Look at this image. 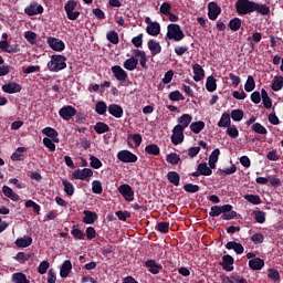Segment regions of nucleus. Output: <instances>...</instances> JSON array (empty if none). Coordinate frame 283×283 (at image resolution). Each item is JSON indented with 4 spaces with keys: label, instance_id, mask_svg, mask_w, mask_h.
<instances>
[{
    "label": "nucleus",
    "instance_id": "6e6d98bb",
    "mask_svg": "<svg viewBox=\"0 0 283 283\" xmlns=\"http://www.w3.org/2000/svg\"><path fill=\"white\" fill-rule=\"evenodd\" d=\"M169 101H185V95L180 91H172L168 95Z\"/></svg>",
    "mask_w": 283,
    "mask_h": 283
},
{
    "label": "nucleus",
    "instance_id": "7c9ffc66",
    "mask_svg": "<svg viewBox=\"0 0 283 283\" xmlns=\"http://www.w3.org/2000/svg\"><path fill=\"white\" fill-rule=\"evenodd\" d=\"M217 126L223 128L231 127V115L228 113H223Z\"/></svg>",
    "mask_w": 283,
    "mask_h": 283
},
{
    "label": "nucleus",
    "instance_id": "a19ab883",
    "mask_svg": "<svg viewBox=\"0 0 283 283\" xmlns=\"http://www.w3.org/2000/svg\"><path fill=\"white\" fill-rule=\"evenodd\" d=\"M283 87V76H275L272 81L273 92H280Z\"/></svg>",
    "mask_w": 283,
    "mask_h": 283
},
{
    "label": "nucleus",
    "instance_id": "39448f33",
    "mask_svg": "<svg viewBox=\"0 0 283 283\" xmlns=\"http://www.w3.org/2000/svg\"><path fill=\"white\" fill-rule=\"evenodd\" d=\"M92 176H94V171L90 168L75 169L72 174L73 180H85L90 182Z\"/></svg>",
    "mask_w": 283,
    "mask_h": 283
},
{
    "label": "nucleus",
    "instance_id": "f3484780",
    "mask_svg": "<svg viewBox=\"0 0 283 283\" xmlns=\"http://www.w3.org/2000/svg\"><path fill=\"white\" fill-rule=\"evenodd\" d=\"M21 84L17 82H10L8 84L2 85V91H4L6 94H17L21 92Z\"/></svg>",
    "mask_w": 283,
    "mask_h": 283
},
{
    "label": "nucleus",
    "instance_id": "e433bc0d",
    "mask_svg": "<svg viewBox=\"0 0 283 283\" xmlns=\"http://www.w3.org/2000/svg\"><path fill=\"white\" fill-rule=\"evenodd\" d=\"M167 178L169 182H171V185H175V187H178V185H180V175H178V172L169 171L167 174Z\"/></svg>",
    "mask_w": 283,
    "mask_h": 283
},
{
    "label": "nucleus",
    "instance_id": "ddd939ff",
    "mask_svg": "<svg viewBox=\"0 0 283 283\" xmlns=\"http://www.w3.org/2000/svg\"><path fill=\"white\" fill-rule=\"evenodd\" d=\"M112 73L114 74L116 81L119 83H125L127 81V71L123 70L119 65L112 66Z\"/></svg>",
    "mask_w": 283,
    "mask_h": 283
},
{
    "label": "nucleus",
    "instance_id": "bf43d9fd",
    "mask_svg": "<svg viewBox=\"0 0 283 283\" xmlns=\"http://www.w3.org/2000/svg\"><path fill=\"white\" fill-rule=\"evenodd\" d=\"M92 191L93 193H97V195L103 193V184H101L99 180H94L92 182Z\"/></svg>",
    "mask_w": 283,
    "mask_h": 283
},
{
    "label": "nucleus",
    "instance_id": "72a5a7b5",
    "mask_svg": "<svg viewBox=\"0 0 283 283\" xmlns=\"http://www.w3.org/2000/svg\"><path fill=\"white\" fill-rule=\"evenodd\" d=\"M261 98L266 109H271V107H273V102H271V97H269V93L264 88L261 90Z\"/></svg>",
    "mask_w": 283,
    "mask_h": 283
},
{
    "label": "nucleus",
    "instance_id": "2f4dec72",
    "mask_svg": "<svg viewBox=\"0 0 283 283\" xmlns=\"http://www.w3.org/2000/svg\"><path fill=\"white\" fill-rule=\"evenodd\" d=\"M124 67L125 70H128V72H134V70H136V67H138V60H136V57L132 56L130 59H127L124 62Z\"/></svg>",
    "mask_w": 283,
    "mask_h": 283
},
{
    "label": "nucleus",
    "instance_id": "2eb2a0df",
    "mask_svg": "<svg viewBox=\"0 0 283 283\" xmlns=\"http://www.w3.org/2000/svg\"><path fill=\"white\" fill-rule=\"evenodd\" d=\"M221 213L223 220H233L235 216H238L237 211H233V206L231 205H223L221 206Z\"/></svg>",
    "mask_w": 283,
    "mask_h": 283
},
{
    "label": "nucleus",
    "instance_id": "13d9d810",
    "mask_svg": "<svg viewBox=\"0 0 283 283\" xmlns=\"http://www.w3.org/2000/svg\"><path fill=\"white\" fill-rule=\"evenodd\" d=\"M90 160V165L93 169H101L103 167V163L96 156H91Z\"/></svg>",
    "mask_w": 283,
    "mask_h": 283
},
{
    "label": "nucleus",
    "instance_id": "9b49d317",
    "mask_svg": "<svg viewBox=\"0 0 283 283\" xmlns=\"http://www.w3.org/2000/svg\"><path fill=\"white\" fill-rule=\"evenodd\" d=\"M46 43L51 50H54V52H63V50H65V42H63V40L56 38H48Z\"/></svg>",
    "mask_w": 283,
    "mask_h": 283
},
{
    "label": "nucleus",
    "instance_id": "338daca9",
    "mask_svg": "<svg viewBox=\"0 0 283 283\" xmlns=\"http://www.w3.org/2000/svg\"><path fill=\"white\" fill-rule=\"evenodd\" d=\"M227 134L230 136V138H238V136H240V132L235 126H228Z\"/></svg>",
    "mask_w": 283,
    "mask_h": 283
},
{
    "label": "nucleus",
    "instance_id": "774afa93",
    "mask_svg": "<svg viewBox=\"0 0 283 283\" xmlns=\"http://www.w3.org/2000/svg\"><path fill=\"white\" fill-rule=\"evenodd\" d=\"M159 12L161 14H165L166 17L168 14H170L171 13V6L169 4V2H163L160 8H159Z\"/></svg>",
    "mask_w": 283,
    "mask_h": 283
},
{
    "label": "nucleus",
    "instance_id": "4be33fe9",
    "mask_svg": "<svg viewBox=\"0 0 283 283\" xmlns=\"http://www.w3.org/2000/svg\"><path fill=\"white\" fill-rule=\"evenodd\" d=\"M83 213H84V218H83L84 224H94V222L98 220V214H96V212L84 210Z\"/></svg>",
    "mask_w": 283,
    "mask_h": 283
},
{
    "label": "nucleus",
    "instance_id": "680f3d73",
    "mask_svg": "<svg viewBox=\"0 0 283 283\" xmlns=\"http://www.w3.org/2000/svg\"><path fill=\"white\" fill-rule=\"evenodd\" d=\"M106 39H108L113 45H118V33L116 31H109L106 35Z\"/></svg>",
    "mask_w": 283,
    "mask_h": 283
},
{
    "label": "nucleus",
    "instance_id": "f704fd0d",
    "mask_svg": "<svg viewBox=\"0 0 283 283\" xmlns=\"http://www.w3.org/2000/svg\"><path fill=\"white\" fill-rule=\"evenodd\" d=\"M206 90L209 92H216L218 90V83L216 82V77L208 76L206 81Z\"/></svg>",
    "mask_w": 283,
    "mask_h": 283
},
{
    "label": "nucleus",
    "instance_id": "c03bdc74",
    "mask_svg": "<svg viewBox=\"0 0 283 283\" xmlns=\"http://www.w3.org/2000/svg\"><path fill=\"white\" fill-rule=\"evenodd\" d=\"M12 282L14 283H30V280L25 276V274L18 272L12 274Z\"/></svg>",
    "mask_w": 283,
    "mask_h": 283
},
{
    "label": "nucleus",
    "instance_id": "f03ea898",
    "mask_svg": "<svg viewBox=\"0 0 283 283\" xmlns=\"http://www.w3.org/2000/svg\"><path fill=\"white\" fill-rule=\"evenodd\" d=\"M67 57L64 55H52L51 60L48 62L46 67L49 72H61L67 67Z\"/></svg>",
    "mask_w": 283,
    "mask_h": 283
},
{
    "label": "nucleus",
    "instance_id": "e2e57ef3",
    "mask_svg": "<svg viewBox=\"0 0 283 283\" xmlns=\"http://www.w3.org/2000/svg\"><path fill=\"white\" fill-rule=\"evenodd\" d=\"M48 269H50V262L42 261L38 266V273H40V275H45V273H48Z\"/></svg>",
    "mask_w": 283,
    "mask_h": 283
},
{
    "label": "nucleus",
    "instance_id": "6ab92c4d",
    "mask_svg": "<svg viewBox=\"0 0 283 283\" xmlns=\"http://www.w3.org/2000/svg\"><path fill=\"white\" fill-rule=\"evenodd\" d=\"M146 266L148 268V271L153 273V275H158V273L163 271V265L154 260L146 261Z\"/></svg>",
    "mask_w": 283,
    "mask_h": 283
},
{
    "label": "nucleus",
    "instance_id": "0eeeda50",
    "mask_svg": "<svg viewBox=\"0 0 283 283\" xmlns=\"http://www.w3.org/2000/svg\"><path fill=\"white\" fill-rule=\"evenodd\" d=\"M170 140L172 145H182V143H185V130L178 126H175L172 128Z\"/></svg>",
    "mask_w": 283,
    "mask_h": 283
},
{
    "label": "nucleus",
    "instance_id": "473e14b6",
    "mask_svg": "<svg viewBox=\"0 0 283 283\" xmlns=\"http://www.w3.org/2000/svg\"><path fill=\"white\" fill-rule=\"evenodd\" d=\"M218 158H220V149L216 148L209 157L210 169H216V163H218Z\"/></svg>",
    "mask_w": 283,
    "mask_h": 283
},
{
    "label": "nucleus",
    "instance_id": "8fccbe9b",
    "mask_svg": "<svg viewBox=\"0 0 283 283\" xmlns=\"http://www.w3.org/2000/svg\"><path fill=\"white\" fill-rule=\"evenodd\" d=\"M244 200L251 205H262V199H260V196L258 195H245Z\"/></svg>",
    "mask_w": 283,
    "mask_h": 283
},
{
    "label": "nucleus",
    "instance_id": "4c0bfd02",
    "mask_svg": "<svg viewBox=\"0 0 283 283\" xmlns=\"http://www.w3.org/2000/svg\"><path fill=\"white\" fill-rule=\"evenodd\" d=\"M205 129V122L199 120L190 124V130L192 134H200Z\"/></svg>",
    "mask_w": 283,
    "mask_h": 283
},
{
    "label": "nucleus",
    "instance_id": "4d7b16f0",
    "mask_svg": "<svg viewBox=\"0 0 283 283\" xmlns=\"http://www.w3.org/2000/svg\"><path fill=\"white\" fill-rule=\"evenodd\" d=\"M43 145L44 147H48L49 151H56V145L54 144V140H52L50 137L43 138Z\"/></svg>",
    "mask_w": 283,
    "mask_h": 283
},
{
    "label": "nucleus",
    "instance_id": "6e6552de",
    "mask_svg": "<svg viewBox=\"0 0 283 283\" xmlns=\"http://www.w3.org/2000/svg\"><path fill=\"white\" fill-rule=\"evenodd\" d=\"M117 159H119L120 163H137L138 156L129 150H120L117 153Z\"/></svg>",
    "mask_w": 283,
    "mask_h": 283
},
{
    "label": "nucleus",
    "instance_id": "c756f323",
    "mask_svg": "<svg viewBox=\"0 0 283 283\" xmlns=\"http://www.w3.org/2000/svg\"><path fill=\"white\" fill-rule=\"evenodd\" d=\"M146 31L150 36H158V34H160V23L154 22L153 24L147 25Z\"/></svg>",
    "mask_w": 283,
    "mask_h": 283
},
{
    "label": "nucleus",
    "instance_id": "dca6fc26",
    "mask_svg": "<svg viewBox=\"0 0 283 283\" xmlns=\"http://www.w3.org/2000/svg\"><path fill=\"white\" fill-rule=\"evenodd\" d=\"M191 120H193V117L189 114H184L177 119L176 127H179V129H184V132L191 125Z\"/></svg>",
    "mask_w": 283,
    "mask_h": 283
},
{
    "label": "nucleus",
    "instance_id": "3c124183",
    "mask_svg": "<svg viewBox=\"0 0 283 283\" xmlns=\"http://www.w3.org/2000/svg\"><path fill=\"white\" fill-rule=\"evenodd\" d=\"M244 90L245 92H253L255 90V80L253 78V76L251 75L248 76V80L244 85Z\"/></svg>",
    "mask_w": 283,
    "mask_h": 283
},
{
    "label": "nucleus",
    "instance_id": "5701e85b",
    "mask_svg": "<svg viewBox=\"0 0 283 283\" xmlns=\"http://www.w3.org/2000/svg\"><path fill=\"white\" fill-rule=\"evenodd\" d=\"M192 71H193V81L196 83H199V81H202V78H205V69H202L200 64H195L192 66Z\"/></svg>",
    "mask_w": 283,
    "mask_h": 283
},
{
    "label": "nucleus",
    "instance_id": "c85d7f7f",
    "mask_svg": "<svg viewBox=\"0 0 283 283\" xmlns=\"http://www.w3.org/2000/svg\"><path fill=\"white\" fill-rule=\"evenodd\" d=\"M148 49L150 50L153 56H156V54H160V52H163V46H160V43L154 40L148 42Z\"/></svg>",
    "mask_w": 283,
    "mask_h": 283
},
{
    "label": "nucleus",
    "instance_id": "603ef678",
    "mask_svg": "<svg viewBox=\"0 0 283 283\" xmlns=\"http://www.w3.org/2000/svg\"><path fill=\"white\" fill-rule=\"evenodd\" d=\"M0 50L1 52H7L8 54H12V52H14V49L10 46L8 40L0 41Z\"/></svg>",
    "mask_w": 283,
    "mask_h": 283
},
{
    "label": "nucleus",
    "instance_id": "58836bf2",
    "mask_svg": "<svg viewBox=\"0 0 283 283\" xmlns=\"http://www.w3.org/2000/svg\"><path fill=\"white\" fill-rule=\"evenodd\" d=\"M96 134H107L109 126L103 122H97L94 126Z\"/></svg>",
    "mask_w": 283,
    "mask_h": 283
},
{
    "label": "nucleus",
    "instance_id": "37998d69",
    "mask_svg": "<svg viewBox=\"0 0 283 283\" xmlns=\"http://www.w3.org/2000/svg\"><path fill=\"white\" fill-rule=\"evenodd\" d=\"M253 216L254 220H256L259 224H264V222H266V212L262 210H256L253 212Z\"/></svg>",
    "mask_w": 283,
    "mask_h": 283
},
{
    "label": "nucleus",
    "instance_id": "864d4df0",
    "mask_svg": "<svg viewBox=\"0 0 283 283\" xmlns=\"http://www.w3.org/2000/svg\"><path fill=\"white\" fill-rule=\"evenodd\" d=\"M24 39H27L28 43H31V45H36V33L32 31H25Z\"/></svg>",
    "mask_w": 283,
    "mask_h": 283
},
{
    "label": "nucleus",
    "instance_id": "ea45409f",
    "mask_svg": "<svg viewBox=\"0 0 283 283\" xmlns=\"http://www.w3.org/2000/svg\"><path fill=\"white\" fill-rule=\"evenodd\" d=\"M95 112L99 116H103L107 113V104L103 101H99L95 104Z\"/></svg>",
    "mask_w": 283,
    "mask_h": 283
},
{
    "label": "nucleus",
    "instance_id": "f8f14e48",
    "mask_svg": "<svg viewBox=\"0 0 283 283\" xmlns=\"http://www.w3.org/2000/svg\"><path fill=\"white\" fill-rule=\"evenodd\" d=\"M220 12H222V9L218 6L216 2L208 3V17L210 21H216L218 17H220Z\"/></svg>",
    "mask_w": 283,
    "mask_h": 283
},
{
    "label": "nucleus",
    "instance_id": "412c9836",
    "mask_svg": "<svg viewBox=\"0 0 283 283\" xmlns=\"http://www.w3.org/2000/svg\"><path fill=\"white\" fill-rule=\"evenodd\" d=\"M2 193H3V196H6V198H9L13 202H19V200H21L19 195H17V192H14V190H12V188H10L8 186L2 187Z\"/></svg>",
    "mask_w": 283,
    "mask_h": 283
},
{
    "label": "nucleus",
    "instance_id": "79ce46f5",
    "mask_svg": "<svg viewBox=\"0 0 283 283\" xmlns=\"http://www.w3.org/2000/svg\"><path fill=\"white\" fill-rule=\"evenodd\" d=\"M62 185L66 196H74V185L72 182H70L67 179H63Z\"/></svg>",
    "mask_w": 283,
    "mask_h": 283
},
{
    "label": "nucleus",
    "instance_id": "cd10ccee",
    "mask_svg": "<svg viewBox=\"0 0 283 283\" xmlns=\"http://www.w3.org/2000/svg\"><path fill=\"white\" fill-rule=\"evenodd\" d=\"M72 272V261L66 260L63 262L61 270H60V275L61 277H67L70 273Z\"/></svg>",
    "mask_w": 283,
    "mask_h": 283
},
{
    "label": "nucleus",
    "instance_id": "9d476101",
    "mask_svg": "<svg viewBox=\"0 0 283 283\" xmlns=\"http://www.w3.org/2000/svg\"><path fill=\"white\" fill-rule=\"evenodd\" d=\"M24 13L28 17H36V14H43V6L36 2H31L30 6L25 7Z\"/></svg>",
    "mask_w": 283,
    "mask_h": 283
},
{
    "label": "nucleus",
    "instance_id": "de8ad7c7",
    "mask_svg": "<svg viewBox=\"0 0 283 283\" xmlns=\"http://www.w3.org/2000/svg\"><path fill=\"white\" fill-rule=\"evenodd\" d=\"M231 118L235 123H240L244 118V112L242 109H233L231 112Z\"/></svg>",
    "mask_w": 283,
    "mask_h": 283
},
{
    "label": "nucleus",
    "instance_id": "5fc2aeb1",
    "mask_svg": "<svg viewBox=\"0 0 283 283\" xmlns=\"http://www.w3.org/2000/svg\"><path fill=\"white\" fill-rule=\"evenodd\" d=\"M252 129L255 132V134H261V135H266L269 134V130H266V127H264L262 124L260 123H254L252 125Z\"/></svg>",
    "mask_w": 283,
    "mask_h": 283
},
{
    "label": "nucleus",
    "instance_id": "f257e3e1",
    "mask_svg": "<svg viewBox=\"0 0 283 283\" xmlns=\"http://www.w3.org/2000/svg\"><path fill=\"white\" fill-rule=\"evenodd\" d=\"M235 10L238 14L247 15L253 12H259V14L266 15L271 12V9L266 4H260L250 0H238L235 2Z\"/></svg>",
    "mask_w": 283,
    "mask_h": 283
},
{
    "label": "nucleus",
    "instance_id": "1a4fd4ad",
    "mask_svg": "<svg viewBox=\"0 0 283 283\" xmlns=\"http://www.w3.org/2000/svg\"><path fill=\"white\" fill-rule=\"evenodd\" d=\"M59 115L63 120H72V118L76 116V108H74V106L71 105L63 106L59 111Z\"/></svg>",
    "mask_w": 283,
    "mask_h": 283
},
{
    "label": "nucleus",
    "instance_id": "b1692460",
    "mask_svg": "<svg viewBox=\"0 0 283 283\" xmlns=\"http://www.w3.org/2000/svg\"><path fill=\"white\" fill-rule=\"evenodd\" d=\"M108 113L111 116H114V118H123V107L117 104H111L108 106Z\"/></svg>",
    "mask_w": 283,
    "mask_h": 283
},
{
    "label": "nucleus",
    "instance_id": "0e129e2a",
    "mask_svg": "<svg viewBox=\"0 0 283 283\" xmlns=\"http://www.w3.org/2000/svg\"><path fill=\"white\" fill-rule=\"evenodd\" d=\"M184 189L188 193H198V191H200V186L193 185V184H187V185L184 186Z\"/></svg>",
    "mask_w": 283,
    "mask_h": 283
},
{
    "label": "nucleus",
    "instance_id": "7ed1b4c3",
    "mask_svg": "<svg viewBox=\"0 0 283 283\" xmlns=\"http://www.w3.org/2000/svg\"><path fill=\"white\" fill-rule=\"evenodd\" d=\"M166 39H168L169 41H176V42L182 41V39H185V32L182 31L179 24H176V23L168 24Z\"/></svg>",
    "mask_w": 283,
    "mask_h": 283
},
{
    "label": "nucleus",
    "instance_id": "09e8293b",
    "mask_svg": "<svg viewBox=\"0 0 283 283\" xmlns=\"http://www.w3.org/2000/svg\"><path fill=\"white\" fill-rule=\"evenodd\" d=\"M166 160L169 165H178V163H180V155L170 153L167 155Z\"/></svg>",
    "mask_w": 283,
    "mask_h": 283
},
{
    "label": "nucleus",
    "instance_id": "aec40b11",
    "mask_svg": "<svg viewBox=\"0 0 283 283\" xmlns=\"http://www.w3.org/2000/svg\"><path fill=\"white\" fill-rule=\"evenodd\" d=\"M226 249H228L229 251H234V253H237V255H242V253H244V247L241 245V243H238L235 241H229L226 244Z\"/></svg>",
    "mask_w": 283,
    "mask_h": 283
},
{
    "label": "nucleus",
    "instance_id": "423d86ee",
    "mask_svg": "<svg viewBox=\"0 0 283 283\" xmlns=\"http://www.w3.org/2000/svg\"><path fill=\"white\" fill-rule=\"evenodd\" d=\"M117 191L126 202H134V189H132V186L124 184L117 188Z\"/></svg>",
    "mask_w": 283,
    "mask_h": 283
},
{
    "label": "nucleus",
    "instance_id": "20e7f679",
    "mask_svg": "<svg viewBox=\"0 0 283 283\" xmlns=\"http://www.w3.org/2000/svg\"><path fill=\"white\" fill-rule=\"evenodd\" d=\"M76 6H77V3L74 0H69L64 4V11L66 13L69 21H76V19H78V17H81V12L76 11Z\"/></svg>",
    "mask_w": 283,
    "mask_h": 283
},
{
    "label": "nucleus",
    "instance_id": "a878e982",
    "mask_svg": "<svg viewBox=\"0 0 283 283\" xmlns=\"http://www.w3.org/2000/svg\"><path fill=\"white\" fill-rule=\"evenodd\" d=\"M222 268L224 271H233V256L229 255V254H226L222 256Z\"/></svg>",
    "mask_w": 283,
    "mask_h": 283
},
{
    "label": "nucleus",
    "instance_id": "bb28decb",
    "mask_svg": "<svg viewBox=\"0 0 283 283\" xmlns=\"http://www.w3.org/2000/svg\"><path fill=\"white\" fill-rule=\"evenodd\" d=\"M42 134H44V136H48L49 138H51L53 140V143H59V133L56 132V129H54L52 127H45L42 130Z\"/></svg>",
    "mask_w": 283,
    "mask_h": 283
},
{
    "label": "nucleus",
    "instance_id": "a211bd4d",
    "mask_svg": "<svg viewBox=\"0 0 283 283\" xmlns=\"http://www.w3.org/2000/svg\"><path fill=\"white\" fill-rule=\"evenodd\" d=\"M15 247H18V249H28V247L32 245V237H21L18 238L14 242Z\"/></svg>",
    "mask_w": 283,
    "mask_h": 283
},
{
    "label": "nucleus",
    "instance_id": "052dcab7",
    "mask_svg": "<svg viewBox=\"0 0 283 283\" xmlns=\"http://www.w3.org/2000/svg\"><path fill=\"white\" fill-rule=\"evenodd\" d=\"M268 271H269L268 273L269 280H272V282H280V272H277V270L269 269Z\"/></svg>",
    "mask_w": 283,
    "mask_h": 283
},
{
    "label": "nucleus",
    "instance_id": "393cba45",
    "mask_svg": "<svg viewBox=\"0 0 283 283\" xmlns=\"http://www.w3.org/2000/svg\"><path fill=\"white\" fill-rule=\"evenodd\" d=\"M249 266L252 271H262L264 269V260L254 258L249 261Z\"/></svg>",
    "mask_w": 283,
    "mask_h": 283
},
{
    "label": "nucleus",
    "instance_id": "a18cd8bd",
    "mask_svg": "<svg viewBox=\"0 0 283 283\" xmlns=\"http://www.w3.org/2000/svg\"><path fill=\"white\" fill-rule=\"evenodd\" d=\"M229 28L233 32H238V30H240V28H242V20H240V18H233L229 22Z\"/></svg>",
    "mask_w": 283,
    "mask_h": 283
},
{
    "label": "nucleus",
    "instance_id": "49530a36",
    "mask_svg": "<svg viewBox=\"0 0 283 283\" xmlns=\"http://www.w3.org/2000/svg\"><path fill=\"white\" fill-rule=\"evenodd\" d=\"M198 169L201 176H211V174H213L211 166L209 167L207 163L199 164Z\"/></svg>",
    "mask_w": 283,
    "mask_h": 283
},
{
    "label": "nucleus",
    "instance_id": "69168bd1",
    "mask_svg": "<svg viewBox=\"0 0 283 283\" xmlns=\"http://www.w3.org/2000/svg\"><path fill=\"white\" fill-rule=\"evenodd\" d=\"M71 235H73L75 240H85V233H83L81 229H77V228L72 229Z\"/></svg>",
    "mask_w": 283,
    "mask_h": 283
},
{
    "label": "nucleus",
    "instance_id": "c9c22d12",
    "mask_svg": "<svg viewBox=\"0 0 283 283\" xmlns=\"http://www.w3.org/2000/svg\"><path fill=\"white\" fill-rule=\"evenodd\" d=\"M146 154H149L150 156H159L160 155V147L156 144H149L145 147Z\"/></svg>",
    "mask_w": 283,
    "mask_h": 283
},
{
    "label": "nucleus",
    "instance_id": "4468645a",
    "mask_svg": "<svg viewBox=\"0 0 283 283\" xmlns=\"http://www.w3.org/2000/svg\"><path fill=\"white\" fill-rule=\"evenodd\" d=\"M133 57L136 59L137 62L139 61V64L144 70H147V54L145 51L138 49L133 50Z\"/></svg>",
    "mask_w": 283,
    "mask_h": 283
}]
</instances>
